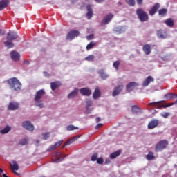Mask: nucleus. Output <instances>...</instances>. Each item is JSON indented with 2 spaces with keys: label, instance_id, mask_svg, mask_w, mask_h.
<instances>
[{
  "label": "nucleus",
  "instance_id": "obj_35",
  "mask_svg": "<svg viewBox=\"0 0 177 177\" xmlns=\"http://www.w3.org/2000/svg\"><path fill=\"white\" fill-rule=\"evenodd\" d=\"M157 35L158 37V38H162V39H165L167 38V33H162V32H161V30H158L157 32Z\"/></svg>",
  "mask_w": 177,
  "mask_h": 177
},
{
  "label": "nucleus",
  "instance_id": "obj_59",
  "mask_svg": "<svg viewBox=\"0 0 177 177\" xmlns=\"http://www.w3.org/2000/svg\"><path fill=\"white\" fill-rule=\"evenodd\" d=\"M37 143H39V140H36Z\"/></svg>",
  "mask_w": 177,
  "mask_h": 177
},
{
  "label": "nucleus",
  "instance_id": "obj_39",
  "mask_svg": "<svg viewBox=\"0 0 177 177\" xmlns=\"http://www.w3.org/2000/svg\"><path fill=\"white\" fill-rule=\"evenodd\" d=\"M95 45H96V43L93 42V41H91L87 46H86V50H90V49L93 48V46H95Z\"/></svg>",
  "mask_w": 177,
  "mask_h": 177
},
{
  "label": "nucleus",
  "instance_id": "obj_43",
  "mask_svg": "<svg viewBox=\"0 0 177 177\" xmlns=\"http://www.w3.org/2000/svg\"><path fill=\"white\" fill-rule=\"evenodd\" d=\"M62 143H63V141H59L57 143H55L52 147L53 150L57 149L59 147V146H60V145H62Z\"/></svg>",
  "mask_w": 177,
  "mask_h": 177
},
{
  "label": "nucleus",
  "instance_id": "obj_20",
  "mask_svg": "<svg viewBox=\"0 0 177 177\" xmlns=\"http://www.w3.org/2000/svg\"><path fill=\"white\" fill-rule=\"evenodd\" d=\"M97 74H99L100 78H102V80H107L109 78V75L104 73V69H100L97 71Z\"/></svg>",
  "mask_w": 177,
  "mask_h": 177
},
{
  "label": "nucleus",
  "instance_id": "obj_38",
  "mask_svg": "<svg viewBox=\"0 0 177 177\" xmlns=\"http://www.w3.org/2000/svg\"><path fill=\"white\" fill-rule=\"evenodd\" d=\"M167 9L165 8H162V9H160L158 12V15L159 16H165L167 15Z\"/></svg>",
  "mask_w": 177,
  "mask_h": 177
},
{
  "label": "nucleus",
  "instance_id": "obj_10",
  "mask_svg": "<svg viewBox=\"0 0 177 177\" xmlns=\"http://www.w3.org/2000/svg\"><path fill=\"white\" fill-rule=\"evenodd\" d=\"M158 120H154L153 119L151 121L149 122L148 124V129H154V128H157L158 127L159 124Z\"/></svg>",
  "mask_w": 177,
  "mask_h": 177
},
{
  "label": "nucleus",
  "instance_id": "obj_9",
  "mask_svg": "<svg viewBox=\"0 0 177 177\" xmlns=\"http://www.w3.org/2000/svg\"><path fill=\"white\" fill-rule=\"evenodd\" d=\"M136 86H139L138 83H136L135 82H131L127 85V86H126L127 91L132 92V91H133V89H135V88H136Z\"/></svg>",
  "mask_w": 177,
  "mask_h": 177
},
{
  "label": "nucleus",
  "instance_id": "obj_28",
  "mask_svg": "<svg viewBox=\"0 0 177 177\" xmlns=\"http://www.w3.org/2000/svg\"><path fill=\"white\" fill-rule=\"evenodd\" d=\"M100 97V89H99V88H96L93 94V98L97 99Z\"/></svg>",
  "mask_w": 177,
  "mask_h": 177
},
{
  "label": "nucleus",
  "instance_id": "obj_54",
  "mask_svg": "<svg viewBox=\"0 0 177 177\" xmlns=\"http://www.w3.org/2000/svg\"><path fill=\"white\" fill-rule=\"evenodd\" d=\"M97 3H101V2H103L104 0H95Z\"/></svg>",
  "mask_w": 177,
  "mask_h": 177
},
{
  "label": "nucleus",
  "instance_id": "obj_32",
  "mask_svg": "<svg viewBox=\"0 0 177 177\" xmlns=\"http://www.w3.org/2000/svg\"><path fill=\"white\" fill-rule=\"evenodd\" d=\"M147 160L148 161H153L154 158H156V156H154V153L153 152H149V153L146 156Z\"/></svg>",
  "mask_w": 177,
  "mask_h": 177
},
{
  "label": "nucleus",
  "instance_id": "obj_4",
  "mask_svg": "<svg viewBox=\"0 0 177 177\" xmlns=\"http://www.w3.org/2000/svg\"><path fill=\"white\" fill-rule=\"evenodd\" d=\"M168 146V140H160L155 147V151L158 153V151H161V150L165 149V148Z\"/></svg>",
  "mask_w": 177,
  "mask_h": 177
},
{
  "label": "nucleus",
  "instance_id": "obj_36",
  "mask_svg": "<svg viewBox=\"0 0 177 177\" xmlns=\"http://www.w3.org/2000/svg\"><path fill=\"white\" fill-rule=\"evenodd\" d=\"M4 45L5 46H6V48H8V49H10V48H13V46H15V45L13 44V42L12 41H5L4 42Z\"/></svg>",
  "mask_w": 177,
  "mask_h": 177
},
{
  "label": "nucleus",
  "instance_id": "obj_41",
  "mask_svg": "<svg viewBox=\"0 0 177 177\" xmlns=\"http://www.w3.org/2000/svg\"><path fill=\"white\" fill-rule=\"evenodd\" d=\"M94 59L95 55H90L84 59V60H86V62H93Z\"/></svg>",
  "mask_w": 177,
  "mask_h": 177
},
{
  "label": "nucleus",
  "instance_id": "obj_14",
  "mask_svg": "<svg viewBox=\"0 0 177 177\" xmlns=\"http://www.w3.org/2000/svg\"><path fill=\"white\" fill-rule=\"evenodd\" d=\"M23 127L27 129V131H34V125L30 121L24 122Z\"/></svg>",
  "mask_w": 177,
  "mask_h": 177
},
{
  "label": "nucleus",
  "instance_id": "obj_52",
  "mask_svg": "<svg viewBox=\"0 0 177 177\" xmlns=\"http://www.w3.org/2000/svg\"><path fill=\"white\" fill-rule=\"evenodd\" d=\"M102 127H103V124L99 123L95 126V129H99V128H102Z\"/></svg>",
  "mask_w": 177,
  "mask_h": 177
},
{
  "label": "nucleus",
  "instance_id": "obj_42",
  "mask_svg": "<svg viewBox=\"0 0 177 177\" xmlns=\"http://www.w3.org/2000/svg\"><path fill=\"white\" fill-rule=\"evenodd\" d=\"M35 106H36V107H39V109H43L44 108V103L42 102V101H38L35 104Z\"/></svg>",
  "mask_w": 177,
  "mask_h": 177
},
{
  "label": "nucleus",
  "instance_id": "obj_16",
  "mask_svg": "<svg viewBox=\"0 0 177 177\" xmlns=\"http://www.w3.org/2000/svg\"><path fill=\"white\" fill-rule=\"evenodd\" d=\"M160 8L159 3H156L149 10V15L150 16H154L156 13H157V10H158V8Z\"/></svg>",
  "mask_w": 177,
  "mask_h": 177
},
{
  "label": "nucleus",
  "instance_id": "obj_51",
  "mask_svg": "<svg viewBox=\"0 0 177 177\" xmlns=\"http://www.w3.org/2000/svg\"><path fill=\"white\" fill-rule=\"evenodd\" d=\"M136 2L140 6H142V5H143V0H136Z\"/></svg>",
  "mask_w": 177,
  "mask_h": 177
},
{
  "label": "nucleus",
  "instance_id": "obj_11",
  "mask_svg": "<svg viewBox=\"0 0 177 177\" xmlns=\"http://www.w3.org/2000/svg\"><path fill=\"white\" fill-rule=\"evenodd\" d=\"M123 88H124V86L122 85H119L118 86L115 87L112 93V96L115 97V96H118V95H120Z\"/></svg>",
  "mask_w": 177,
  "mask_h": 177
},
{
  "label": "nucleus",
  "instance_id": "obj_3",
  "mask_svg": "<svg viewBox=\"0 0 177 177\" xmlns=\"http://www.w3.org/2000/svg\"><path fill=\"white\" fill-rule=\"evenodd\" d=\"M67 157V155H64L62 152L55 151L53 156V162H62L64 158Z\"/></svg>",
  "mask_w": 177,
  "mask_h": 177
},
{
  "label": "nucleus",
  "instance_id": "obj_15",
  "mask_svg": "<svg viewBox=\"0 0 177 177\" xmlns=\"http://www.w3.org/2000/svg\"><path fill=\"white\" fill-rule=\"evenodd\" d=\"M10 57L14 62H19L20 60V54L16 51H12L10 53Z\"/></svg>",
  "mask_w": 177,
  "mask_h": 177
},
{
  "label": "nucleus",
  "instance_id": "obj_18",
  "mask_svg": "<svg viewBox=\"0 0 177 177\" xmlns=\"http://www.w3.org/2000/svg\"><path fill=\"white\" fill-rule=\"evenodd\" d=\"M142 50L145 55H149L151 53V47L149 44H145L142 47Z\"/></svg>",
  "mask_w": 177,
  "mask_h": 177
},
{
  "label": "nucleus",
  "instance_id": "obj_49",
  "mask_svg": "<svg viewBox=\"0 0 177 177\" xmlns=\"http://www.w3.org/2000/svg\"><path fill=\"white\" fill-rule=\"evenodd\" d=\"M97 164L102 165L103 162H104V160H103V158H98L97 159Z\"/></svg>",
  "mask_w": 177,
  "mask_h": 177
},
{
  "label": "nucleus",
  "instance_id": "obj_21",
  "mask_svg": "<svg viewBox=\"0 0 177 177\" xmlns=\"http://www.w3.org/2000/svg\"><path fill=\"white\" fill-rule=\"evenodd\" d=\"M86 9V16L88 17V19L89 20L92 18V16H93V11H92V7L91 6V5L87 6Z\"/></svg>",
  "mask_w": 177,
  "mask_h": 177
},
{
  "label": "nucleus",
  "instance_id": "obj_44",
  "mask_svg": "<svg viewBox=\"0 0 177 177\" xmlns=\"http://www.w3.org/2000/svg\"><path fill=\"white\" fill-rule=\"evenodd\" d=\"M129 6H135V0H127Z\"/></svg>",
  "mask_w": 177,
  "mask_h": 177
},
{
  "label": "nucleus",
  "instance_id": "obj_7",
  "mask_svg": "<svg viewBox=\"0 0 177 177\" xmlns=\"http://www.w3.org/2000/svg\"><path fill=\"white\" fill-rule=\"evenodd\" d=\"M162 102L164 101L151 102L149 104V106L151 107H156V106H157V109H161L162 107L164 109H165L166 107H171V105H169V104H167L166 105H160V103H162Z\"/></svg>",
  "mask_w": 177,
  "mask_h": 177
},
{
  "label": "nucleus",
  "instance_id": "obj_58",
  "mask_svg": "<svg viewBox=\"0 0 177 177\" xmlns=\"http://www.w3.org/2000/svg\"><path fill=\"white\" fill-rule=\"evenodd\" d=\"M14 173L15 174V175H19V173L14 171Z\"/></svg>",
  "mask_w": 177,
  "mask_h": 177
},
{
  "label": "nucleus",
  "instance_id": "obj_17",
  "mask_svg": "<svg viewBox=\"0 0 177 177\" xmlns=\"http://www.w3.org/2000/svg\"><path fill=\"white\" fill-rule=\"evenodd\" d=\"M19 103L16 102H11L9 103L8 109L9 110H17L19 109Z\"/></svg>",
  "mask_w": 177,
  "mask_h": 177
},
{
  "label": "nucleus",
  "instance_id": "obj_50",
  "mask_svg": "<svg viewBox=\"0 0 177 177\" xmlns=\"http://www.w3.org/2000/svg\"><path fill=\"white\" fill-rule=\"evenodd\" d=\"M93 38V34H91L88 36L86 37V39L88 41H91V39H92Z\"/></svg>",
  "mask_w": 177,
  "mask_h": 177
},
{
  "label": "nucleus",
  "instance_id": "obj_23",
  "mask_svg": "<svg viewBox=\"0 0 177 177\" xmlns=\"http://www.w3.org/2000/svg\"><path fill=\"white\" fill-rule=\"evenodd\" d=\"M86 111L84 112L85 114H91V110H89L91 106H92V101L91 100H86Z\"/></svg>",
  "mask_w": 177,
  "mask_h": 177
},
{
  "label": "nucleus",
  "instance_id": "obj_6",
  "mask_svg": "<svg viewBox=\"0 0 177 177\" xmlns=\"http://www.w3.org/2000/svg\"><path fill=\"white\" fill-rule=\"evenodd\" d=\"M114 17V15L109 14L107 15L102 21L100 26H106V24H109L110 21H111V19Z\"/></svg>",
  "mask_w": 177,
  "mask_h": 177
},
{
  "label": "nucleus",
  "instance_id": "obj_2",
  "mask_svg": "<svg viewBox=\"0 0 177 177\" xmlns=\"http://www.w3.org/2000/svg\"><path fill=\"white\" fill-rule=\"evenodd\" d=\"M136 15L140 19V21L142 23H145V21H147L149 20V15L143 10L142 8H138L136 10Z\"/></svg>",
  "mask_w": 177,
  "mask_h": 177
},
{
  "label": "nucleus",
  "instance_id": "obj_27",
  "mask_svg": "<svg viewBox=\"0 0 177 177\" xmlns=\"http://www.w3.org/2000/svg\"><path fill=\"white\" fill-rule=\"evenodd\" d=\"M60 82H53L50 83V88L52 91H55V89H57L59 86H60Z\"/></svg>",
  "mask_w": 177,
  "mask_h": 177
},
{
  "label": "nucleus",
  "instance_id": "obj_30",
  "mask_svg": "<svg viewBox=\"0 0 177 177\" xmlns=\"http://www.w3.org/2000/svg\"><path fill=\"white\" fill-rule=\"evenodd\" d=\"M165 24L167 25L168 27H174V19L169 18L164 21Z\"/></svg>",
  "mask_w": 177,
  "mask_h": 177
},
{
  "label": "nucleus",
  "instance_id": "obj_33",
  "mask_svg": "<svg viewBox=\"0 0 177 177\" xmlns=\"http://www.w3.org/2000/svg\"><path fill=\"white\" fill-rule=\"evenodd\" d=\"M165 97L167 99H176L177 97V94H175L174 93H170L165 95Z\"/></svg>",
  "mask_w": 177,
  "mask_h": 177
},
{
  "label": "nucleus",
  "instance_id": "obj_13",
  "mask_svg": "<svg viewBox=\"0 0 177 177\" xmlns=\"http://www.w3.org/2000/svg\"><path fill=\"white\" fill-rule=\"evenodd\" d=\"M17 39V34L15 32H9L7 34L6 39L8 41H15V39Z\"/></svg>",
  "mask_w": 177,
  "mask_h": 177
},
{
  "label": "nucleus",
  "instance_id": "obj_48",
  "mask_svg": "<svg viewBox=\"0 0 177 177\" xmlns=\"http://www.w3.org/2000/svg\"><path fill=\"white\" fill-rule=\"evenodd\" d=\"M97 153H94L91 156V161H97Z\"/></svg>",
  "mask_w": 177,
  "mask_h": 177
},
{
  "label": "nucleus",
  "instance_id": "obj_45",
  "mask_svg": "<svg viewBox=\"0 0 177 177\" xmlns=\"http://www.w3.org/2000/svg\"><path fill=\"white\" fill-rule=\"evenodd\" d=\"M120 66V61H115L113 62V67L115 68V70H118V67Z\"/></svg>",
  "mask_w": 177,
  "mask_h": 177
},
{
  "label": "nucleus",
  "instance_id": "obj_26",
  "mask_svg": "<svg viewBox=\"0 0 177 177\" xmlns=\"http://www.w3.org/2000/svg\"><path fill=\"white\" fill-rule=\"evenodd\" d=\"M131 111L133 114H139V113H141L140 108L136 105L131 106Z\"/></svg>",
  "mask_w": 177,
  "mask_h": 177
},
{
  "label": "nucleus",
  "instance_id": "obj_5",
  "mask_svg": "<svg viewBox=\"0 0 177 177\" xmlns=\"http://www.w3.org/2000/svg\"><path fill=\"white\" fill-rule=\"evenodd\" d=\"M80 35V31L72 30L66 35V39H70L71 41L74 39L75 37Z\"/></svg>",
  "mask_w": 177,
  "mask_h": 177
},
{
  "label": "nucleus",
  "instance_id": "obj_53",
  "mask_svg": "<svg viewBox=\"0 0 177 177\" xmlns=\"http://www.w3.org/2000/svg\"><path fill=\"white\" fill-rule=\"evenodd\" d=\"M100 120H101V118L100 117H97V118H95V121H96L97 123L100 122Z\"/></svg>",
  "mask_w": 177,
  "mask_h": 177
},
{
  "label": "nucleus",
  "instance_id": "obj_57",
  "mask_svg": "<svg viewBox=\"0 0 177 177\" xmlns=\"http://www.w3.org/2000/svg\"><path fill=\"white\" fill-rule=\"evenodd\" d=\"M169 106H174V102L169 104Z\"/></svg>",
  "mask_w": 177,
  "mask_h": 177
},
{
  "label": "nucleus",
  "instance_id": "obj_22",
  "mask_svg": "<svg viewBox=\"0 0 177 177\" xmlns=\"http://www.w3.org/2000/svg\"><path fill=\"white\" fill-rule=\"evenodd\" d=\"M9 5V0H1L0 1V11L3 10Z\"/></svg>",
  "mask_w": 177,
  "mask_h": 177
},
{
  "label": "nucleus",
  "instance_id": "obj_47",
  "mask_svg": "<svg viewBox=\"0 0 177 177\" xmlns=\"http://www.w3.org/2000/svg\"><path fill=\"white\" fill-rule=\"evenodd\" d=\"M162 117H163V118H168V117H169V113L168 112H163L162 113H161Z\"/></svg>",
  "mask_w": 177,
  "mask_h": 177
},
{
  "label": "nucleus",
  "instance_id": "obj_37",
  "mask_svg": "<svg viewBox=\"0 0 177 177\" xmlns=\"http://www.w3.org/2000/svg\"><path fill=\"white\" fill-rule=\"evenodd\" d=\"M66 129H67V131H74L75 129H79V128H78V127H75L73 124H70L66 127Z\"/></svg>",
  "mask_w": 177,
  "mask_h": 177
},
{
  "label": "nucleus",
  "instance_id": "obj_1",
  "mask_svg": "<svg viewBox=\"0 0 177 177\" xmlns=\"http://www.w3.org/2000/svg\"><path fill=\"white\" fill-rule=\"evenodd\" d=\"M8 83L14 91H20L21 88V83H20V81L17 78L14 77L9 79Z\"/></svg>",
  "mask_w": 177,
  "mask_h": 177
},
{
  "label": "nucleus",
  "instance_id": "obj_19",
  "mask_svg": "<svg viewBox=\"0 0 177 177\" xmlns=\"http://www.w3.org/2000/svg\"><path fill=\"white\" fill-rule=\"evenodd\" d=\"M154 78L151 76H148L142 83L143 86H147L150 84V82H153Z\"/></svg>",
  "mask_w": 177,
  "mask_h": 177
},
{
  "label": "nucleus",
  "instance_id": "obj_34",
  "mask_svg": "<svg viewBox=\"0 0 177 177\" xmlns=\"http://www.w3.org/2000/svg\"><path fill=\"white\" fill-rule=\"evenodd\" d=\"M11 169L12 171H19V165L17 161H13L12 165H11Z\"/></svg>",
  "mask_w": 177,
  "mask_h": 177
},
{
  "label": "nucleus",
  "instance_id": "obj_60",
  "mask_svg": "<svg viewBox=\"0 0 177 177\" xmlns=\"http://www.w3.org/2000/svg\"><path fill=\"white\" fill-rule=\"evenodd\" d=\"M25 63H27L28 64L30 62H28V61H25Z\"/></svg>",
  "mask_w": 177,
  "mask_h": 177
},
{
  "label": "nucleus",
  "instance_id": "obj_24",
  "mask_svg": "<svg viewBox=\"0 0 177 177\" xmlns=\"http://www.w3.org/2000/svg\"><path fill=\"white\" fill-rule=\"evenodd\" d=\"M78 138H80V136H75L69 140H68L67 141H66V142L64 143L63 147H64V146H68V145H71V143H73V142H75V140H77L78 139Z\"/></svg>",
  "mask_w": 177,
  "mask_h": 177
},
{
  "label": "nucleus",
  "instance_id": "obj_8",
  "mask_svg": "<svg viewBox=\"0 0 177 177\" xmlns=\"http://www.w3.org/2000/svg\"><path fill=\"white\" fill-rule=\"evenodd\" d=\"M45 95V90L44 89H41L39 90L35 96V102H39V100H41V99H42V97Z\"/></svg>",
  "mask_w": 177,
  "mask_h": 177
},
{
  "label": "nucleus",
  "instance_id": "obj_46",
  "mask_svg": "<svg viewBox=\"0 0 177 177\" xmlns=\"http://www.w3.org/2000/svg\"><path fill=\"white\" fill-rule=\"evenodd\" d=\"M43 139H44V140H46L49 138V135H50V133H43Z\"/></svg>",
  "mask_w": 177,
  "mask_h": 177
},
{
  "label": "nucleus",
  "instance_id": "obj_56",
  "mask_svg": "<svg viewBox=\"0 0 177 177\" xmlns=\"http://www.w3.org/2000/svg\"><path fill=\"white\" fill-rule=\"evenodd\" d=\"M3 172V169L0 168V174H2Z\"/></svg>",
  "mask_w": 177,
  "mask_h": 177
},
{
  "label": "nucleus",
  "instance_id": "obj_25",
  "mask_svg": "<svg viewBox=\"0 0 177 177\" xmlns=\"http://www.w3.org/2000/svg\"><path fill=\"white\" fill-rule=\"evenodd\" d=\"M78 95V88H75L71 93L68 95V99H73Z\"/></svg>",
  "mask_w": 177,
  "mask_h": 177
},
{
  "label": "nucleus",
  "instance_id": "obj_31",
  "mask_svg": "<svg viewBox=\"0 0 177 177\" xmlns=\"http://www.w3.org/2000/svg\"><path fill=\"white\" fill-rule=\"evenodd\" d=\"M120 154H121V151L120 150L115 151L110 155V158L111 160H114V158H117Z\"/></svg>",
  "mask_w": 177,
  "mask_h": 177
},
{
  "label": "nucleus",
  "instance_id": "obj_40",
  "mask_svg": "<svg viewBox=\"0 0 177 177\" xmlns=\"http://www.w3.org/2000/svg\"><path fill=\"white\" fill-rule=\"evenodd\" d=\"M27 143H28V139L23 138L22 140H19V145H21V146H24L25 145H27Z\"/></svg>",
  "mask_w": 177,
  "mask_h": 177
},
{
  "label": "nucleus",
  "instance_id": "obj_29",
  "mask_svg": "<svg viewBox=\"0 0 177 177\" xmlns=\"http://www.w3.org/2000/svg\"><path fill=\"white\" fill-rule=\"evenodd\" d=\"M12 130V127L10 126H6L3 129L0 131V133L2 135H5V133H8V132H10Z\"/></svg>",
  "mask_w": 177,
  "mask_h": 177
},
{
  "label": "nucleus",
  "instance_id": "obj_55",
  "mask_svg": "<svg viewBox=\"0 0 177 177\" xmlns=\"http://www.w3.org/2000/svg\"><path fill=\"white\" fill-rule=\"evenodd\" d=\"M2 176H3V177H8V175H6V174H2Z\"/></svg>",
  "mask_w": 177,
  "mask_h": 177
},
{
  "label": "nucleus",
  "instance_id": "obj_12",
  "mask_svg": "<svg viewBox=\"0 0 177 177\" xmlns=\"http://www.w3.org/2000/svg\"><path fill=\"white\" fill-rule=\"evenodd\" d=\"M80 93L82 96H91L92 91L88 88H82L80 90Z\"/></svg>",
  "mask_w": 177,
  "mask_h": 177
}]
</instances>
